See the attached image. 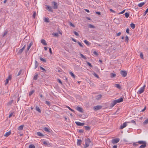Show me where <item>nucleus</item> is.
<instances>
[{
    "label": "nucleus",
    "mask_w": 148,
    "mask_h": 148,
    "mask_svg": "<svg viewBox=\"0 0 148 148\" xmlns=\"http://www.w3.org/2000/svg\"><path fill=\"white\" fill-rule=\"evenodd\" d=\"M123 101V98L121 97L120 98L114 100L113 102L110 104V106L111 108L113 107L117 103L122 102Z\"/></svg>",
    "instance_id": "obj_1"
},
{
    "label": "nucleus",
    "mask_w": 148,
    "mask_h": 148,
    "mask_svg": "<svg viewBox=\"0 0 148 148\" xmlns=\"http://www.w3.org/2000/svg\"><path fill=\"white\" fill-rule=\"evenodd\" d=\"M85 144L84 145V147L85 148L87 147H88L90 145V144L91 143V141L90 139L89 138L85 139Z\"/></svg>",
    "instance_id": "obj_2"
},
{
    "label": "nucleus",
    "mask_w": 148,
    "mask_h": 148,
    "mask_svg": "<svg viewBox=\"0 0 148 148\" xmlns=\"http://www.w3.org/2000/svg\"><path fill=\"white\" fill-rule=\"evenodd\" d=\"M51 4L52 5L53 8L54 9H56L58 8V5L56 2L55 1L51 2Z\"/></svg>",
    "instance_id": "obj_3"
},
{
    "label": "nucleus",
    "mask_w": 148,
    "mask_h": 148,
    "mask_svg": "<svg viewBox=\"0 0 148 148\" xmlns=\"http://www.w3.org/2000/svg\"><path fill=\"white\" fill-rule=\"evenodd\" d=\"M145 86V85H144L143 87L141 88L137 92L138 93V94H141L144 91Z\"/></svg>",
    "instance_id": "obj_4"
},
{
    "label": "nucleus",
    "mask_w": 148,
    "mask_h": 148,
    "mask_svg": "<svg viewBox=\"0 0 148 148\" xmlns=\"http://www.w3.org/2000/svg\"><path fill=\"white\" fill-rule=\"evenodd\" d=\"M120 139L119 138H116L112 140V142L113 144H115L118 143L119 142Z\"/></svg>",
    "instance_id": "obj_5"
},
{
    "label": "nucleus",
    "mask_w": 148,
    "mask_h": 148,
    "mask_svg": "<svg viewBox=\"0 0 148 148\" xmlns=\"http://www.w3.org/2000/svg\"><path fill=\"white\" fill-rule=\"evenodd\" d=\"M120 73L123 77H126L127 75V72L125 71H121Z\"/></svg>",
    "instance_id": "obj_6"
},
{
    "label": "nucleus",
    "mask_w": 148,
    "mask_h": 148,
    "mask_svg": "<svg viewBox=\"0 0 148 148\" xmlns=\"http://www.w3.org/2000/svg\"><path fill=\"white\" fill-rule=\"evenodd\" d=\"M102 108V106H94L93 107L94 110L95 111H97L101 109Z\"/></svg>",
    "instance_id": "obj_7"
},
{
    "label": "nucleus",
    "mask_w": 148,
    "mask_h": 148,
    "mask_svg": "<svg viewBox=\"0 0 148 148\" xmlns=\"http://www.w3.org/2000/svg\"><path fill=\"white\" fill-rule=\"evenodd\" d=\"M25 47H26V45H24V46L23 47L22 49H20L18 51V54H21L22 53L23 51L24 50V49L25 48Z\"/></svg>",
    "instance_id": "obj_8"
},
{
    "label": "nucleus",
    "mask_w": 148,
    "mask_h": 148,
    "mask_svg": "<svg viewBox=\"0 0 148 148\" xmlns=\"http://www.w3.org/2000/svg\"><path fill=\"white\" fill-rule=\"evenodd\" d=\"M12 77V76L11 75H10L8 76V78L6 79V82L5 83V85H6L8 83L9 81L11 79Z\"/></svg>",
    "instance_id": "obj_9"
},
{
    "label": "nucleus",
    "mask_w": 148,
    "mask_h": 148,
    "mask_svg": "<svg viewBox=\"0 0 148 148\" xmlns=\"http://www.w3.org/2000/svg\"><path fill=\"white\" fill-rule=\"evenodd\" d=\"M46 9H47L49 11L53 12V10L52 9V8L50 6L48 5H46Z\"/></svg>",
    "instance_id": "obj_10"
},
{
    "label": "nucleus",
    "mask_w": 148,
    "mask_h": 148,
    "mask_svg": "<svg viewBox=\"0 0 148 148\" xmlns=\"http://www.w3.org/2000/svg\"><path fill=\"white\" fill-rule=\"evenodd\" d=\"M127 125V122H125L120 126V129H122L125 127Z\"/></svg>",
    "instance_id": "obj_11"
},
{
    "label": "nucleus",
    "mask_w": 148,
    "mask_h": 148,
    "mask_svg": "<svg viewBox=\"0 0 148 148\" xmlns=\"http://www.w3.org/2000/svg\"><path fill=\"white\" fill-rule=\"evenodd\" d=\"M75 123L78 126H82L84 125V123H81L79 121H76Z\"/></svg>",
    "instance_id": "obj_12"
},
{
    "label": "nucleus",
    "mask_w": 148,
    "mask_h": 148,
    "mask_svg": "<svg viewBox=\"0 0 148 148\" xmlns=\"http://www.w3.org/2000/svg\"><path fill=\"white\" fill-rule=\"evenodd\" d=\"M33 45V43L32 42H31L29 44V45L28 46V47L27 48V50H26V52H27L28 51H29V49H30V48L31 47V46Z\"/></svg>",
    "instance_id": "obj_13"
},
{
    "label": "nucleus",
    "mask_w": 148,
    "mask_h": 148,
    "mask_svg": "<svg viewBox=\"0 0 148 148\" xmlns=\"http://www.w3.org/2000/svg\"><path fill=\"white\" fill-rule=\"evenodd\" d=\"M11 134V131H10L9 132H7L5 133V134L4 135V136L5 137H7L10 135Z\"/></svg>",
    "instance_id": "obj_14"
},
{
    "label": "nucleus",
    "mask_w": 148,
    "mask_h": 148,
    "mask_svg": "<svg viewBox=\"0 0 148 148\" xmlns=\"http://www.w3.org/2000/svg\"><path fill=\"white\" fill-rule=\"evenodd\" d=\"M76 109L77 110H78V111H79L80 112H83L82 109L80 107H79V106H77L76 108Z\"/></svg>",
    "instance_id": "obj_15"
},
{
    "label": "nucleus",
    "mask_w": 148,
    "mask_h": 148,
    "mask_svg": "<svg viewBox=\"0 0 148 148\" xmlns=\"http://www.w3.org/2000/svg\"><path fill=\"white\" fill-rule=\"evenodd\" d=\"M41 42L44 45H47L45 40L44 39H42L41 40Z\"/></svg>",
    "instance_id": "obj_16"
},
{
    "label": "nucleus",
    "mask_w": 148,
    "mask_h": 148,
    "mask_svg": "<svg viewBox=\"0 0 148 148\" xmlns=\"http://www.w3.org/2000/svg\"><path fill=\"white\" fill-rule=\"evenodd\" d=\"M138 143L140 144H146V143L145 141H139L138 142Z\"/></svg>",
    "instance_id": "obj_17"
},
{
    "label": "nucleus",
    "mask_w": 148,
    "mask_h": 148,
    "mask_svg": "<svg viewBox=\"0 0 148 148\" xmlns=\"http://www.w3.org/2000/svg\"><path fill=\"white\" fill-rule=\"evenodd\" d=\"M145 2L140 3L138 4V6L139 7H141L145 4Z\"/></svg>",
    "instance_id": "obj_18"
},
{
    "label": "nucleus",
    "mask_w": 148,
    "mask_h": 148,
    "mask_svg": "<svg viewBox=\"0 0 148 148\" xmlns=\"http://www.w3.org/2000/svg\"><path fill=\"white\" fill-rule=\"evenodd\" d=\"M35 109L36 110L38 111V112L40 113L41 112V111L40 109V108L37 106H36Z\"/></svg>",
    "instance_id": "obj_19"
},
{
    "label": "nucleus",
    "mask_w": 148,
    "mask_h": 148,
    "mask_svg": "<svg viewBox=\"0 0 148 148\" xmlns=\"http://www.w3.org/2000/svg\"><path fill=\"white\" fill-rule=\"evenodd\" d=\"M35 74V75L34 76V77L33 79L34 80H36L37 79L38 74L37 73H36Z\"/></svg>",
    "instance_id": "obj_20"
},
{
    "label": "nucleus",
    "mask_w": 148,
    "mask_h": 148,
    "mask_svg": "<svg viewBox=\"0 0 148 148\" xmlns=\"http://www.w3.org/2000/svg\"><path fill=\"white\" fill-rule=\"evenodd\" d=\"M24 127V125H21L18 127V130H23Z\"/></svg>",
    "instance_id": "obj_21"
},
{
    "label": "nucleus",
    "mask_w": 148,
    "mask_h": 148,
    "mask_svg": "<svg viewBox=\"0 0 148 148\" xmlns=\"http://www.w3.org/2000/svg\"><path fill=\"white\" fill-rule=\"evenodd\" d=\"M82 140L81 139H78L77 142V144L78 145H80L81 144Z\"/></svg>",
    "instance_id": "obj_22"
},
{
    "label": "nucleus",
    "mask_w": 148,
    "mask_h": 148,
    "mask_svg": "<svg viewBox=\"0 0 148 148\" xmlns=\"http://www.w3.org/2000/svg\"><path fill=\"white\" fill-rule=\"evenodd\" d=\"M37 135L39 136H44L41 133L39 132H38L37 133Z\"/></svg>",
    "instance_id": "obj_23"
},
{
    "label": "nucleus",
    "mask_w": 148,
    "mask_h": 148,
    "mask_svg": "<svg viewBox=\"0 0 148 148\" xmlns=\"http://www.w3.org/2000/svg\"><path fill=\"white\" fill-rule=\"evenodd\" d=\"M13 100L10 101L7 103V106H9L10 105H11L12 104V103H13Z\"/></svg>",
    "instance_id": "obj_24"
},
{
    "label": "nucleus",
    "mask_w": 148,
    "mask_h": 148,
    "mask_svg": "<svg viewBox=\"0 0 148 148\" xmlns=\"http://www.w3.org/2000/svg\"><path fill=\"white\" fill-rule=\"evenodd\" d=\"M115 86L118 89H120L121 88L120 85L119 84H115Z\"/></svg>",
    "instance_id": "obj_25"
},
{
    "label": "nucleus",
    "mask_w": 148,
    "mask_h": 148,
    "mask_svg": "<svg viewBox=\"0 0 148 148\" xmlns=\"http://www.w3.org/2000/svg\"><path fill=\"white\" fill-rule=\"evenodd\" d=\"M84 42L88 46H89L90 45V43H89L87 40H85L84 41Z\"/></svg>",
    "instance_id": "obj_26"
},
{
    "label": "nucleus",
    "mask_w": 148,
    "mask_h": 148,
    "mask_svg": "<svg viewBox=\"0 0 148 148\" xmlns=\"http://www.w3.org/2000/svg\"><path fill=\"white\" fill-rule=\"evenodd\" d=\"M44 21L46 23H49V18H45L44 19Z\"/></svg>",
    "instance_id": "obj_27"
},
{
    "label": "nucleus",
    "mask_w": 148,
    "mask_h": 148,
    "mask_svg": "<svg viewBox=\"0 0 148 148\" xmlns=\"http://www.w3.org/2000/svg\"><path fill=\"white\" fill-rule=\"evenodd\" d=\"M38 66V62L35 60V69H36Z\"/></svg>",
    "instance_id": "obj_28"
},
{
    "label": "nucleus",
    "mask_w": 148,
    "mask_h": 148,
    "mask_svg": "<svg viewBox=\"0 0 148 148\" xmlns=\"http://www.w3.org/2000/svg\"><path fill=\"white\" fill-rule=\"evenodd\" d=\"M130 26L133 29H134L135 27V25L133 23L130 24Z\"/></svg>",
    "instance_id": "obj_29"
},
{
    "label": "nucleus",
    "mask_w": 148,
    "mask_h": 148,
    "mask_svg": "<svg viewBox=\"0 0 148 148\" xmlns=\"http://www.w3.org/2000/svg\"><path fill=\"white\" fill-rule=\"evenodd\" d=\"M69 74L73 78H75V76L72 72H70Z\"/></svg>",
    "instance_id": "obj_30"
},
{
    "label": "nucleus",
    "mask_w": 148,
    "mask_h": 148,
    "mask_svg": "<svg viewBox=\"0 0 148 148\" xmlns=\"http://www.w3.org/2000/svg\"><path fill=\"white\" fill-rule=\"evenodd\" d=\"M146 146V144H143L141 145L139 147V148H144Z\"/></svg>",
    "instance_id": "obj_31"
},
{
    "label": "nucleus",
    "mask_w": 148,
    "mask_h": 148,
    "mask_svg": "<svg viewBox=\"0 0 148 148\" xmlns=\"http://www.w3.org/2000/svg\"><path fill=\"white\" fill-rule=\"evenodd\" d=\"M116 76V75L115 73H111L110 74V77L111 78H113L115 77Z\"/></svg>",
    "instance_id": "obj_32"
},
{
    "label": "nucleus",
    "mask_w": 148,
    "mask_h": 148,
    "mask_svg": "<svg viewBox=\"0 0 148 148\" xmlns=\"http://www.w3.org/2000/svg\"><path fill=\"white\" fill-rule=\"evenodd\" d=\"M92 75H94L95 77H97V78H99V77L98 76V75L97 74L95 73V72H93L92 73Z\"/></svg>",
    "instance_id": "obj_33"
},
{
    "label": "nucleus",
    "mask_w": 148,
    "mask_h": 148,
    "mask_svg": "<svg viewBox=\"0 0 148 148\" xmlns=\"http://www.w3.org/2000/svg\"><path fill=\"white\" fill-rule=\"evenodd\" d=\"M147 123H148V119H147L143 123V124L144 125L147 124Z\"/></svg>",
    "instance_id": "obj_34"
},
{
    "label": "nucleus",
    "mask_w": 148,
    "mask_h": 148,
    "mask_svg": "<svg viewBox=\"0 0 148 148\" xmlns=\"http://www.w3.org/2000/svg\"><path fill=\"white\" fill-rule=\"evenodd\" d=\"M101 96H102L101 95H98L96 99L99 100L101 98Z\"/></svg>",
    "instance_id": "obj_35"
},
{
    "label": "nucleus",
    "mask_w": 148,
    "mask_h": 148,
    "mask_svg": "<svg viewBox=\"0 0 148 148\" xmlns=\"http://www.w3.org/2000/svg\"><path fill=\"white\" fill-rule=\"evenodd\" d=\"M40 60L42 62H46V60L45 59H44L42 58H41V57L40 58Z\"/></svg>",
    "instance_id": "obj_36"
},
{
    "label": "nucleus",
    "mask_w": 148,
    "mask_h": 148,
    "mask_svg": "<svg viewBox=\"0 0 148 148\" xmlns=\"http://www.w3.org/2000/svg\"><path fill=\"white\" fill-rule=\"evenodd\" d=\"M88 27H89L90 28H95V27L94 25L90 24H88Z\"/></svg>",
    "instance_id": "obj_37"
},
{
    "label": "nucleus",
    "mask_w": 148,
    "mask_h": 148,
    "mask_svg": "<svg viewBox=\"0 0 148 148\" xmlns=\"http://www.w3.org/2000/svg\"><path fill=\"white\" fill-rule=\"evenodd\" d=\"M44 130L46 132H50V131L46 127H45L44 128Z\"/></svg>",
    "instance_id": "obj_38"
},
{
    "label": "nucleus",
    "mask_w": 148,
    "mask_h": 148,
    "mask_svg": "<svg viewBox=\"0 0 148 148\" xmlns=\"http://www.w3.org/2000/svg\"><path fill=\"white\" fill-rule=\"evenodd\" d=\"M125 15L126 17L128 18L129 16V14L127 12H126L125 14Z\"/></svg>",
    "instance_id": "obj_39"
},
{
    "label": "nucleus",
    "mask_w": 148,
    "mask_h": 148,
    "mask_svg": "<svg viewBox=\"0 0 148 148\" xmlns=\"http://www.w3.org/2000/svg\"><path fill=\"white\" fill-rule=\"evenodd\" d=\"M29 148H35V147L34 145L32 144L29 146Z\"/></svg>",
    "instance_id": "obj_40"
},
{
    "label": "nucleus",
    "mask_w": 148,
    "mask_h": 148,
    "mask_svg": "<svg viewBox=\"0 0 148 148\" xmlns=\"http://www.w3.org/2000/svg\"><path fill=\"white\" fill-rule=\"evenodd\" d=\"M34 90L30 91L29 92V96H31L34 93Z\"/></svg>",
    "instance_id": "obj_41"
},
{
    "label": "nucleus",
    "mask_w": 148,
    "mask_h": 148,
    "mask_svg": "<svg viewBox=\"0 0 148 148\" xmlns=\"http://www.w3.org/2000/svg\"><path fill=\"white\" fill-rule=\"evenodd\" d=\"M148 12V8L144 12V16H145Z\"/></svg>",
    "instance_id": "obj_42"
},
{
    "label": "nucleus",
    "mask_w": 148,
    "mask_h": 148,
    "mask_svg": "<svg viewBox=\"0 0 148 148\" xmlns=\"http://www.w3.org/2000/svg\"><path fill=\"white\" fill-rule=\"evenodd\" d=\"M129 40V38L128 36H126L125 37V41L126 42H127Z\"/></svg>",
    "instance_id": "obj_43"
},
{
    "label": "nucleus",
    "mask_w": 148,
    "mask_h": 148,
    "mask_svg": "<svg viewBox=\"0 0 148 148\" xmlns=\"http://www.w3.org/2000/svg\"><path fill=\"white\" fill-rule=\"evenodd\" d=\"M140 57L142 59H143V55L142 53H141L140 54Z\"/></svg>",
    "instance_id": "obj_44"
},
{
    "label": "nucleus",
    "mask_w": 148,
    "mask_h": 148,
    "mask_svg": "<svg viewBox=\"0 0 148 148\" xmlns=\"http://www.w3.org/2000/svg\"><path fill=\"white\" fill-rule=\"evenodd\" d=\"M66 107H67V108H69V109L71 111H72V112H75V111H74L73 110V109H71V108H70L69 107V106H66Z\"/></svg>",
    "instance_id": "obj_45"
},
{
    "label": "nucleus",
    "mask_w": 148,
    "mask_h": 148,
    "mask_svg": "<svg viewBox=\"0 0 148 148\" xmlns=\"http://www.w3.org/2000/svg\"><path fill=\"white\" fill-rule=\"evenodd\" d=\"M77 43L79 44V45L81 47H83V46L82 44H81L78 41L77 42Z\"/></svg>",
    "instance_id": "obj_46"
},
{
    "label": "nucleus",
    "mask_w": 148,
    "mask_h": 148,
    "mask_svg": "<svg viewBox=\"0 0 148 148\" xmlns=\"http://www.w3.org/2000/svg\"><path fill=\"white\" fill-rule=\"evenodd\" d=\"M45 103L48 105L49 106H50V102L49 101H46L45 102Z\"/></svg>",
    "instance_id": "obj_47"
},
{
    "label": "nucleus",
    "mask_w": 148,
    "mask_h": 148,
    "mask_svg": "<svg viewBox=\"0 0 148 148\" xmlns=\"http://www.w3.org/2000/svg\"><path fill=\"white\" fill-rule=\"evenodd\" d=\"M73 33H74V34H75V35L76 36H79V34L77 32H76L75 31H74L73 32Z\"/></svg>",
    "instance_id": "obj_48"
},
{
    "label": "nucleus",
    "mask_w": 148,
    "mask_h": 148,
    "mask_svg": "<svg viewBox=\"0 0 148 148\" xmlns=\"http://www.w3.org/2000/svg\"><path fill=\"white\" fill-rule=\"evenodd\" d=\"M84 127L87 130H89L90 129V127L89 126H85Z\"/></svg>",
    "instance_id": "obj_49"
},
{
    "label": "nucleus",
    "mask_w": 148,
    "mask_h": 148,
    "mask_svg": "<svg viewBox=\"0 0 148 148\" xmlns=\"http://www.w3.org/2000/svg\"><path fill=\"white\" fill-rule=\"evenodd\" d=\"M40 69L42 70L43 71H45V72L46 71V70H45V69L44 68H43L42 67V66H40Z\"/></svg>",
    "instance_id": "obj_50"
},
{
    "label": "nucleus",
    "mask_w": 148,
    "mask_h": 148,
    "mask_svg": "<svg viewBox=\"0 0 148 148\" xmlns=\"http://www.w3.org/2000/svg\"><path fill=\"white\" fill-rule=\"evenodd\" d=\"M79 55L82 58L84 59L86 58L85 57V56H84L82 54L80 53Z\"/></svg>",
    "instance_id": "obj_51"
},
{
    "label": "nucleus",
    "mask_w": 148,
    "mask_h": 148,
    "mask_svg": "<svg viewBox=\"0 0 148 148\" xmlns=\"http://www.w3.org/2000/svg\"><path fill=\"white\" fill-rule=\"evenodd\" d=\"M53 34L56 37L58 36V34L57 33H53Z\"/></svg>",
    "instance_id": "obj_52"
},
{
    "label": "nucleus",
    "mask_w": 148,
    "mask_h": 148,
    "mask_svg": "<svg viewBox=\"0 0 148 148\" xmlns=\"http://www.w3.org/2000/svg\"><path fill=\"white\" fill-rule=\"evenodd\" d=\"M43 144L45 145H48L49 144V142L47 143V142L44 141L43 142Z\"/></svg>",
    "instance_id": "obj_53"
},
{
    "label": "nucleus",
    "mask_w": 148,
    "mask_h": 148,
    "mask_svg": "<svg viewBox=\"0 0 148 148\" xmlns=\"http://www.w3.org/2000/svg\"><path fill=\"white\" fill-rule=\"evenodd\" d=\"M125 10H124L122 11L119 12V14H123L125 12Z\"/></svg>",
    "instance_id": "obj_54"
},
{
    "label": "nucleus",
    "mask_w": 148,
    "mask_h": 148,
    "mask_svg": "<svg viewBox=\"0 0 148 148\" xmlns=\"http://www.w3.org/2000/svg\"><path fill=\"white\" fill-rule=\"evenodd\" d=\"M87 64L90 67H92V66L91 65V64L89 63V62H87Z\"/></svg>",
    "instance_id": "obj_55"
},
{
    "label": "nucleus",
    "mask_w": 148,
    "mask_h": 148,
    "mask_svg": "<svg viewBox=\"0 0 148 148\" xmlns=\"http://www.w3.org/2000/svg\"><path fill=\"white\" fill-rule=\"evenodd\" d=\"M133 146H135V147H137V146H138V145L137 144H136V143H134L133 144Z\"/></svg>",
    "instance_id": "obj_56"
},
{
    "label": "nucleus",
    "mask_w": 148,
    "mask_h": 148,
    "mask_svg": "<svg viewBox=\"0 0 148 148\" xmlns=\"http://www.w3.org/2000/svg\"><path fill=\"white\" fill-rule=\"evenodd\" d=\"M36 15V12H34L33 14V17H34V18H35V17Z\"/></svg>",
    "instance_id": "obj_57"
},
{
    "label": "nucleus",
    "mask_w": 148,
    "mask_h": 148,
    "mask_svg": "<svg viewBox=\"0 0 148 148\" xmlns=\"http://www.w3.org/2000/svg\"><path fill=\"white\" fill-rule=\"evenodd\" d=\"M70 25L72 27H75V25L73 24L71 22H70L69 23Z\"/></svg>",
    "instance_id": "obj_58"
},
{
    "label": "nucleus",
    "mask_w": 148,
    "mask_h": 148,
    "mask_svg": "<svg viewBox=\"0 0 148 148\" xmlns=\"http://www.w3.org/2000/svg\"><path fill=\"white\" fill-rule=\"evenodd\" d=\"M58 82L60 83L61 84H62V83L61 81L59 79H58Z\"/></svg>",
    "instance_id": "obj_59"
},
{
    "label": "nucleus",
    "mask_w": 148,
    "mask_h": 148,
    "mask_svg": "<svg viewBox=\"0 0 148 148\" xmlns=\"http://www.w3.org/2000/svg\"><path fill=\"white\" fill-rule=\"evenodd\" d=\"M131 122L132 123H133L134 125H136V123L135 121L134 120H132Z\"/></svg>",
    "instance_id": "obj_60"
},
{
    "label": "nucleus",
    "mask_w": 148,
    "mask_h": 148,
    "mask_svg": "<svg viewBox=\"0 0 148 148\" xmlns=\"http://www.w3.org/2000/svg\"><path fill=\"white\" fill-rule=\"evenodd\" d=\"M49 52L51 54H52V51H51V48H49Z\"/></svg>",
    "instance_id": "obj_61"
},
{
    "label": "nucleus",
    "mask_w": 148,
    "mask_h": 148,
    "mask_svg": "<svg viewBox=\"0 0 148 148\" xmlns=\"http://www.w3.org/2000/svg\"><path fill=\"white\" fill-rule=\"evenodd\" d=\"M126 32L127 34L129 33V30L128 28H127L126 30Z\"/></svg>",
    "instance_id": "obj_62"
},
{
    "label": "nucleus",
    "mask_w": 148,
    "mask_h": 148,
    "mask_svg": "<svg viewBox=\"0 0 148 148\" xmlns=\"http://www.w3.org/2000/svg\"><path fill=\"white\" fill-rule=\"evenodd\" d=\"M13 113H11L9 116V118H10L13 115Z\"/></svg>",
    "instance_id": "obj_63"
},
{
    "label": "nucleus",
    "mask_w": 148,
    "mask_h": 148,
    "mask_svg": "<svg viewBox=\"0 0 148 148\" xmlns=\"http://www.w3.org/2000/svg\"><path fill=\"white\" fill-rule=\"evenodd\" d=\"M121 34V32H119L118 33H117L116 34V36H118L120 35Z\"/></svg>",
    "instance_id": "obj_64"
}]
</instances>
